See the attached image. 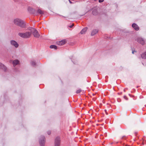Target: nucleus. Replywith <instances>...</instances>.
Masks as SVG:
<instances>
[{
	"instance_id": "f257e3e1",
	"label": "nucleus",
	"mask_w": 146,
	"mask_h": 146,
	"mask_svg": "<svg viewBox=\"0 0 146 146\" xmlns=\"http://www.w3.org/2000/svg\"><path fill=\"white\" fill-rule=\"evenodd\" d=\"M13 23L15 25L19 26L22 28H26L25 23L20 19L18 18L15 19L13 20Z\"/></svg>"
},
{
	"instance_id": "f03ea898",
	"label": "nucleus",
	"mask_w": 146,
	"mask_h": 146,
	"mask_svg": "<svg viewBox=\"0 0 146 146\" xmlns=\"http://www.w3.org/2000/svg\"><path fill=\"white\" fill-rule=\"evenodd\" d=\"M18 35L21 37L24 38H28L30 37L31 35V33L30 32H27L25 33H19Z\"/></svg>"
},
{
	"instance_id": "7ed1b4c3",
	"label": "nucleus",
	"mask_w": 146,
	"mask_h": 146,
	"mask_svg": "<svg viewBox=\"0 0 146 146\" xmlns=\"http://www.w3.org/2000/svg\"><path fill=\"white\" fill-rule=\"evenodd\" d=\"M28 30L31 32V33H33V35L35 37L38 38L40 36V35L37 30L34 28L32 27H29V28Z\"/></svg>"
},
{
	"instance_id": "20e7f679",
	"label": "nucleus",
	"mask_w": 146,
	"mask_h": 146,
	"mask_svg": "<svg viewBox=\"0 0 146 146\" xmlns=\"http://www.w3.org/2000/svg\"><path fill=\"white\" fill-rule=\"evenodd\" d=\"M45 142V138L43 136H41L39 139V143L40 146H44Z\"/></svg>"
},
{
	"instance_id": "39448f33",
	"label": "nucleus",
	"mask_w": 146,
	"mask_h": 146,
	"mask_svg": "<svg viewBox=\"0 0 146 146\" xmlns=\"http://www.w3.org/2000/svg\"><path fill=\"white\" fill-rule=\"evenodd\" d=\"M11 44L14 46L15 48H17L19 47L18 44L15 40H11L10 42Z\"/></svg>"
},
{
	"instance_id": "423d86ee",
	"label": "nucleus",
	"mask_w": 146,
	"mask_h": 146,
	"mask_svg": "<svg viewBox=\"0 0 146 146\" xmlns=\"http://www.w3.org/2000/svg\"><path fill=\"white\" fill-rule=\"evenodd\" d=\"M60 138L59 137H57L56 138L55 140V146H60Z\"/></svg>"
},
{
	"instance_id": "0eeeda50",
	"label": "nucleus",
	"mask_w": 146,
	"mask_h": 146,
	"mask_svg": "<svg viewBox=\"0 0 146 146\" xmlns=\"http://www.w3.org/2000/svg\"><path fill=\"white\" fill-rule=\"evenodd\" d=\"M136 40L142 45H143L144 44L145 41L142 38L140 37L137 38L136 39Z\"/></svg>"
},
{
	"instance_id": "6e6552de",
	"label": "nucleus",
	"mask_w": 146,
	"mask_h": 146,
	"mask_svg": "<svg viewBox=\"0 0 146 146\" xmlns=\"http://www.w3.org/2000/svg\"><path fill=\"white\" fill-rule=\"evenodd\" d=\"M28 10L30 13L34 14L35 15H37V13H36L35 10L32 8L29 7L28 8Z\"/></svg>"
},
{
	"instance_id": "1a4fd4ad",
	"label": "nucleus",
	"mask_w": 146,
	"mask_h": 146,
	"mask_svg": "<svg viewBox=\"0 0 146 146\" xmlns=\"http://www.w3.org/2000/svg\"><path fill=\"white\" fill-rule=\"evenodd\" d=\"M66 42L65 40H63L60 41L56 42V44L59 46H61L64 44Z\"/></svg>"
},
{
	"instance_id": "9d476101",
	"label": "nucleus",
	"mask_w": 146,
	"mask_h": 146,
	"mask_svg": "<svg viewBox=\"0 0 146 146\" xmlns=\"http://www.w3.org/2000/svg\"><path fill=\"white\" fill-rule=\"evenodd\" d=\"M13 66L15 67L17 65L19 64V61L18 60L15 59L13 61Z\"/></svg>"
},
{
	"instance_id": "9b49d317",
	"label": "nucleus",
	"mask_w": 146,
	"mask_h": 146,
	"mask_svg": "<svg viewBox=\"0 0 146 146\" xmlns=\"http://www.w3.org/2000/svg\"><path fill=\"white\" fill-rule=\"evenodd\" d=\"M98 32V30L97 29H94L92 31L91 35L92 36H93L96 34Z\"/></svg>"
},
{
	"instance_id": "f8f14e48",
	"label": "nucleus",
	"mask_w": 146,
	"mask_h": 146,
	"mask_svg": "<svg viewBox=\"0 0 146 146\" xmlns=\"http://www.w3.org/2000/svg\"><path fill=\"white\" fill-rule=\"evenodd\" d=\"M132 27L136 31L139 30V28L138 25L135 23H133L132 25Z\"/></svg>"
},
{
	"instance_id": "ddd939ff",
	"label": "nucleus",
	"mask_w": 146,
	"mask_h": 146,
	"mask_svg": "<svg viewBox=\"0 0 146 146\" xmlns=\"http://www.w3.org/2000/svg\"><path fill=\"white\" fill-rule=\"evenodd\" d=\"M87 27H85L81 31L80 33L81 34H85L87 31Z\"/></svg>"
},
{
	"instance_id": "4468645a",
	"label": "nucleus",
	"mask_w": 146,
	"mask_h": 146,
	"mask_svg": "<svg viewBox=\"0 0 146 146\" xmlns=\"http://www.w3.org/2000/svg\"><path fill=\"white\" fill-rule=\"evenodd\" d=\"M0 68L3 69L5 71H6L7 70L6 67L1 63H0Z\"/></svg>"
},
{
	"instance_id": "2eb2a0df",
	"label": "nucleus",
	"mask_w": 146,
	"mask_h": 146,
	"mask_svg": "<svg viewBox=\"0 0 146 146\" xmlns=\"http://www.w3.org/2000/svg\"><path fill=\"white\" fill-rule=\"evenodd\" d=\"M36 13H37V15L39 13L40 14H42L44 13L40 9H38Z\"/></svg>"
},
{
	"instance_id": "dca6fc26",
	"label": "nucleus",
	"mask_w": 146,
	"mask_h": 146,
	"mask_svg": "<svg viewBox=\"0 0 146 146\" xmlns=\"http://www.w3.org/2000/svg\"><path fill=\"white\" fill-rule=\"evenodd\" d=\"M141 56L143 59H146V51L145 53L142 54Z\"/></svg>"
},
{
	"instance_id": "f3484780",
	"label": "nucleus",
	"mask_w": 146,
	"mask_h": 146,
	"mask_svg": "<svg viewBox=\"0 0 146 146\" xmlns=\"http://www.w3.org/2000/svg\"><path fill=\"white\" fill-rule=\"evenodd\" d=\"M50 48H54L56 49L57 48V46L54 45H52L50 46Z\"/></svg>"
},
{
	"instance_id": "a211bd4d",
	"label": "nucleus",
	"mask_w": 146,
	"mask_h": 146,
	"mask_svg": "<svg viewBox=\"0 0 146 146\" xmlns=\"http://www.w3.org/2000/svg\"><path fill=\"white\" fill-rule=\"evenodd\" d=\"M31 64L32 66H35L36 64V63L34 60H32L31 62Z\"/></svg>"
},
{
	"instance_id": "6ab92c4d",
	"label": "nucleus",
	"mask_w": 146,
	"mask_h": 146,
	"mask_svg": "<svg viewBox=\"0 0 146 146\" xmlns=\"http://www.w3.org/2000/svg\"><path fill=\"white\" fill-rule=\"evenodd\" d=\"M81 91V90L80 89H79L77 90L76 91V93L77 94H78L80 93Z\"/></svg>"
},
{
	"instance_id": "aec40b11",
	"label": "nucleus",
	"mask_w": 146,
	"mask_h": 146,
	"mask_svg": "<svg viewBox=\"0 0 146 146\" xmlns=\"http://www.w3.org/2000/svg\"><path fill=\"white\" fill-rule=\"evenodd\" d=\"M47 133L48 134V135H50L51 134V132L50 131H47Z\"/></svg>"
},
{
	"instance_id": "412c9836",
	"label": "nucleus",
	"mask_w": 146,
	"mask_h": 146,
	"mask_svg": "<svg viewBox=\"0 0 146 146\" xmlns=\"http://www.w3.org/2000/svg\"><path fill=\"white\" fill-rule=\"evenodd\" d=\"M104 1V0H99V2L100 3Z\"/></svg>"
},
{
	"instance_id": "4be33fe9",
	"label": "nucleus",
	"mask_w": 146,
	"mask_h": 146,
	"mask_svg": "<svg viewBox=\"0 0 146 146\" xmlns=\"http://www.w3.org/2000/svg\"><path fill=\"white\" fill-rule=\"evenodd\" d=\"M74 26V24H72L71 25L69 26L70 28H72Z\"/></svg>"
},
{
	"instance_id": "5701e85b",
	"label": "nucleus",
	"mask_w": 146,
	"mask_h": 146,
	"mask_svg": "<svg viewBox=\"0 0 146 146\" xmlns=\"http://www.w3.org/2000/svg\"><path fill=\"white\" fill-rule=\"evenodd\" d=\"M124 98H125V99H126V96H124Z\"/></svg>"
},
{
	"instance_id": "b1692460",
	"label": "nucleus",
	"mask_w": 146,
	"mask_h": 146,
	"mask_svg": "<svg viewBox=\"0 0 146 146\" xmlns=\"http://www.w3.org/2000/svg\"><path fill=\"white\" fill-rule=\"evenodd\" d=\"M92 13H93V15H95V14L94 13V11H93Z\"/></svg>"
},
{
	"instance_id": "393cba45",
	"label": "nucleus",
	"mask_w": 146,
	"mask_h": 146,
	"mask_svg": "<svg viewBox=\"0 0 146 146\" xmlns=\"http://www.w3.org/2000/svg\"><path fill=\"white\" fill-rule=\"evenodd\" d=\"M135 52V51H133L132 52V53L133 54L134 53V52Z\"/></svg>"
},
{
	"instance_id": "a878e982",
	"label": "nucleus",
	"mask_w": 146,
	"mask_h": 146,
	"mask_svg": "<svg viewBox=\"0 0 146 146\" xmlns=\"http://www.w3.org/2000/svg\"><path fill=\"white\" fill-rule=\"evenodd\" d=\"M69 2H70V3H71V1L70 0H69Z\"/></svg>"
}]
</instances>
